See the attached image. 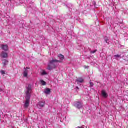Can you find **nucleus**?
Here are the masks:
<instances>
[{
    "mask_svg": "<svg viewBox=\"0 0 128 128\" xmlns=\"http://www.w3.org/2000/svg\"><path fill=\"white\" fill-rule=\"evenodd\" d=\"M32 84H28V86H26V102L24 104V108H28L30 106V96H32Z\"/></svg>",
    "mask_w": 128,
    "mask_h": 128,
    "instance_id": "obj_1",
    "label": "nucleus"
},
{
    "mask_svg": "<svg viewBox=\"0 0 128 128\" xmlns=\"http://www.w3.org/2000/svg\"><path fill=\"white\" fill-rule=\"evenodd\" d=\"M58 62H62V61L56 60H50L48 64V68H47L48 70H52L56 68V66H58Z\"/></svg>",
    "mask_w": 128,
    "mask_h": 128,
    "instance_id": "obj_2",
    "label": "nucleus"
},
{
    "mask_svg": "<svg viewBox=\"0 0 128 128\" xmlns=\"http://www.w3.org/2000/svg\"><path fill=\"white\" fill-rule=\"evenodd\" d=\"M74 106L76 108H78L79 110L82 108V104L80 102H75Z\"/></svg>",
    "mask_w": 128,
    "mask_h": 128,
    "instance_id": "obj_3",
    "label": "nucleus"
},
{
    "mask_svg": "<svg viewBox=\"0 0 128 128\" xmlns=\"http://www.w3.org/2000/svg\"><path fill=\"white\" fill-rule=\"evenodd\" d=\"M0 48L4 52H8V45H0Z\"/></svg>",
    "mask_w": 128,
    "mask_h": 128,
    "instance_id": "obj_4",
    "label": "nucleus"
},
{
    "mask_svg": "<svg viewBox=\"0 0 128 128\" xmlns=\"http://www.w3.org/2000/svg\"><path fill=\"white\" fill-rule=\"evenodd\" d=\"M0 56L2 58H8V53L6 52H2L1 53Z\"/></svg>",
    "mask_w": 128,
    "mask_h": 128,
    "instance_id": "obj_5",
    "label": "nucleus"
},
{
    "mask_svg": "<svg viewBox=\"0 0 128 128\" xmlns=\"http://www.w3.org/2000/svg\"><path fill=\"white\" fill-rule=\"evenodd\" d=\"M28 68H25L24 72L23 73V76L24 78H28Z\"/></svg>",
    "mask_w": 128,
    "mask_h": 128,
    "instance_id": "obj_6",
    "label": "nucleus"
},
{
    "mask_svg": "<svg viewBox=\"0 0 128 128\" xmlns=\"http://www.w3.org/2000/svg\"><path fill=\"white\" fill-rule=\"evenodd\" d=\"M44 104H45L44 102H39L37 104V106L39 108H44Z\"/></svg>",
    "mask_w": 128,
    "mask_h": 128,
    "instance_id": "obj_7",
    "label": "nucleus"
},
{
    "mask_svg": "<svg viewBox=\"0 0 128 128\" xmlns=\"http://www.w3.org/2000/svg\"><path fill=\"white\" fill-rule=\"evenodd\" d=\"M102 95L103 98H106L108 96V94H106V91L104 90H102Z\"/></svg>",
    "mask_w": 128,
    "mask_h": 128,
    "instance_id": "obj_8",
    "label": "nucleus"
},
{
    "mask_svg": "<svg viewBox=\"0 0 128 128\" xmlns=\"http://www.w3.org/2000/svg\"><path fill=\"white\" fill-rule=\"evenodd\" d=\"M76 82L78 84H82L84 82V79L82 78H78L76 80Z\"/></svg>",
    "mask_w": 128,
    "mask_h": 128,
    "instance_id": "obj_9",
    "label": "nucleus"
},
{
    "mask_svg": "<svg viewBox=\"0 0 128 128\" xmlns=\"http://www.w3.org/2000/svg\"><path fill=\"white\" fill-rule=\"evenodd\" d=\"M44 92L46 94H50V92H51L50 89V88L45 89L44 91Z\"/></svg>",
    "mask_w": 128,
    "mask_h": 128,
    "instance_id": "obj_10",
    "label": "nucleus"
},
{
    "mask_svg": "<svg viewBox=\"0 0 128 128\" xmlns=\"http://www.w3.org/2000/svg\"><path fill=\"white\" fill-rule=\"evenodd\" d=\"M104 40L106 42V44H110V41L108 37L104 38Z\"/></svg>",
    "mask_w": 128,
    "mask_h": 128,
    "instance_id": "obj_11",
    "label": "nucleus"
},
{
    "mask_svg": "<svg viewBox=\"0 0 128 128\" xmlns=\"http://www.w3.org/2000/svg\"><path fill=\"white\" fill-rule=\"evenodd\" d=\"M2 64L4 66H6L8 64V61L6 60H2Z\"/></svg>",
    "mask_w": 128,
    "mask_h": 128,
    "instance_id": "obj_12",
    "label": "nucleus"
},
{
    "mask_svg": "<svg viewBox=\"0 0 128 128\" xmlns=\"http://www.w3.org/2000/svg\"><path fill=\"white\" fill-rule=\"evenodd\" d=\"M60 60H64V56L62 54H60L58 56Z\"/></svg>",
    "mask_w": 128,
    "mask_h": 128,
    "instance_id": "obj_13",
    "label": "nucleus"
},
{
    "mask_svg": "<svg viewBox=\"0 0 128 128\" xmlns=\"http://www.w3.org/2000/svg\"><path fill=\"white\" fill-rule=\"evenodd\" d=\"M40 83L42 84V86H46V82L44 81V80H40Z\"/></svg>",
    "mask_w": 128,
    "mask_h": 128,
    "instance_id": "obj_14",
    "label": "nucleus"
},
{
    "mask_svg": "<svg viewBox=\"0 0 128 128\" xmlns=\"http://www.w3.org/2000/svg\"><path fill=\"white\" fill-rule=\"evenodd\" d=\"M68 8H72L73 6L72 4H68L67 5Z\"/></svg>",
    "mask_w": 128,
    "mask_h": 128,
    "instance_id": "obj_15",
    "label": "nucleus"
},
{
    "mask_svg": "<svg viewBox=\"0 0 128 128\" xmlns=\"http://www.w3.org/2000/svg\"><path fill=\"white\" fill-rule=\"evenodd\" d=\"M48 74V73L46 72V71H43V72L42 73V76H46Z\"/></svg>",
    "mask_w": 128,
    "mask_h": 128,
    "instance_id": "obj_16",
    "label": "nucleus"
},
{
    "mask_svg": "<svg viewBox=\"0 0 128 128\" xmlns=\"http://www.w3.org/2000/svg\"><path fill=\"white\" fill-rule=\"evenodd\" d=\"M120 55H115V56H114V58H120Z\"/></svg>",
    "mask_w": 128,
    "mask_h": 128,
    "instance_id": "obj_17",
    "label": "nucleus"
},
{
    "mask_svg": "<svg viewBox=\"0 0 128 128\" xmlns=\"http://www.w3.org/2000/svg\"><path fill=\"white\" fill-rule=\"evenodd\" d=\"M90 88H92L94 86V84L92 82H90Z\"/></svg>",
    "mask_w": 128,
    "mask_h": 128,
    "instance_id": "obj_18",
    "label": "nucleus"
},
{
    "mask_svg": "<svg viewBox=\"0 0 128 128\" xmlns=\"http://www.w3.org/2000/svg\"><path fill=\"white\" fill-rule=\"evenodd\" d=\"M94 8H98V7H96V2H94Z\"/></svg>",
    "mask_w": 128,
    "mask_h": 128,
    "instance_id": "obj_19",
    "label": "nucleus"
},
{
    "mask_svg": "<svg viewBox=\"0 0 128 128\" xmlns=\"http://www.w3.org/2000/svg\"><path fill=\"white\" fill-rule=\"evenodd\" d=\"M96 52H98V50H96L94 51L91 52V54H96Z\"/></svg>",
    "mask_w": 128,
    "mask_h": 128,
    "instance_id": "obj_20",
    "label": "nucleus"
},
{
    "mask_svg": "<svg viewBox=\"0 0 128 128\" xmlns=\"http://www.w3.org/2000/svg\"><path fill=\"white\" fill-rule=\"evenodd\" d=\"M0 72H1L2 74H6V72L4 70H2Z\"/></svg>",
    "mask_w": 128,
    "mask_h": 128,
    "instance_id": "obj_21",
    "label": "nucleus"
},
{
    "mask_svg": "<svg viewBox=\"0 0 128 128\" xmlns=\"http://www.w3.org/2000/svg\"><path fill=\"white\" fill-rule=\"evenodd\" d=\"M2 92V89L0 88V92Z\"/></svg>",
    "mask_w": 128,
    "mask_h": 128,
    "instance_id": "obj_22",
    "label": "nucleus"
},
{
    "mask_svg": "<svg viewBox=\"0 0 128 128\" xmlns=\"http://www.w3.org/2000/svg\"><path fill=\"white\" fill-rule=\"evenodd\" d=\"M76 88L77 90H79V89H80V88H78V87H76Z\"/></svg>",
    "mask_w": 128,
    "mask_h": 128,
    "instance_id": "obj_23",
    "label": "nucleus"
}]
</instances>
